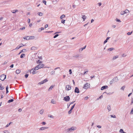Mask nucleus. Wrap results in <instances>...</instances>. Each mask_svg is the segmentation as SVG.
Returning a JSON list of instances; mask_svg holds the SVG:
<instances>
[{
    "label": "nucleus",
    "mask_w": 133,
    "mask_h": 133,
    "mask_svg": "<svg viewBox=\"0 0 133 133\" xmlns=\"http://www.w3.org/2000/svg\"><path fill=\"white\" fill-rule=\"evenodd\" d=\"M28 76V74H26L25 75V76L26 78H27Z\"/></svg>",
    "instance_id": "37998d69"
},
{
    "label": "nucleus",
    "mask_w": 133,
    "mask_h": 133,
    "mask_svg": "<svg viewBox=\"0 0 133 133\" xmlns=\"http://www.w3.org/2000/svg\"><path fill=\"white\" fill-rule=\"evenodd\" d=\"M118 57V56H115V57H114L113 58V60L115 59H116V58H117Z\"/></svg>",
    "instance_id": "473e14b6"
},
{
    "label": "nucleus",
    "mask_w": 133,
    "mask_h": 133,
    "mask_svg": "<svg viewBox=\"0 0 133 133\" xmlns=\"http://www.w3.org/2000/svg\"><path fill=\"white\" fill-rule=\"evenodd\" d=\"M86 16L84 15L82 16V18L83 19V21H85V19L86 18Z\"/></svg>",
    "instance_id": "4468645a"
},
{
    "label": "nucleus",
    "mask_w": 133,
    "mask_h": 133,
    "mask_svg": "<svg viewBox=\"0 0 133 133\" xmlns=\"http://www.w3.org/2000/svg\"><path fill=\"white\" fill-rule=\"evenodd\" d=\"M129 12V11L127 9L125 10L124 11H122L121 12V15H123L125 13H127Z\"/></svg>",
    "instance_id": "423d86ee"
},
{
    "label": "nucleus",
    "mask_w": 133,
    "mask_h": 133,
    "mask_svg": "<svg viewBox=\"0 0 133 133\" xmlns=\"http://www.w3.org/2000/svg\"><path fill=\"white\" fill-rule=\"evenodd\" d=\"M21 72V71L19 70H17L16 71V72L17 74H19Z\"/></svg>",
    "instance_id": "dca6fc26"
},
{
    "label": "nucleus",
    "mask_w": 133,
    "mask_h": 133,
    "mask_svg": "<svg viewBox=\"0 0 133 133\" xmlns=\"http://www.w3.org/2000/svg\"><path fill=\"white\" fill-rule=\"evenodd\" d=\"M6 76L4 74H2L0 76V79L2 81H3L6 78Z\"/></svg>",
    "instance_id": "20e7f679"
},
{
    "label": "nucleus",
    "mask_w": 133,
    "mask_h": 133,
    "mask_svg": "<svg viewBox=\"0 0 133 133\" xmlns=\"http://www.w3.org/2000/svg\"><path fill=\"white\" fill-rule=\"evenodd\" d=\"M10 125V123L6 125V127H8Z\"/></svg>",
    "instance_id": "e2e57ef3"
},
{
    "label": "nucleus",
    "mask_w": 133,
    "mask_h": 133,
    "mask_svg": "<svg viewBox=\"0 0 133 133\" xmlns=\"http://www.w3.org/2000/svg\"><path fill=\"white\" fill-rule=\"evenodd\" d=\"M42 123L43 125H45V124L46 123L45 122H43Z\"/></svg>",
    "instance_id": "bf43d9fd"
},
{
    "label": "nucleus",
    "mask_w": 133,
    "mask_h": 133,
    "mask_svg": "<svg viewBox=\"0 0 133 133\" xmlns=\"http://www.w3.org/2000/svg\"><path fill=\"white\" fill-rule=\"evenodd\" d=\"M124 55V54H122V57H124V56H127L126 55Z\"/></svg>",
    "instance_id": "4d7b16f0"
},
{
    "label": "nucleus",
    "mask_w": 133,
    "mask_h": 133,
    "mask_svg": "<svg viewBox=\"0 0 133 133\" xmlns=\"http://www.w3.org/2000/svg\"><path fill=\"white\" fill-rule=\"evenodd\" d=\"M28 22L29 23L30 22V19H29L28 20Z\"/></svg>",
    "instance_id": "603ef678"
},
{
    "label": "nucleus",
    "mask_w": 133,
    "mask_h": 133,
    "mask_svg": "<svg viewBox=\"0 0 133 133\" xmlns=\"http://www.w3.org/2000/svg\"><path fill=\"white\" fill-rule=\"evenodd\" d=\"M43 3H44L45 5H46V2L45 0H43Z\"/></svg>",
    "instance_id": "58836bf2"
},
{
    "label": "nucleus",
    "mask_w": 133,
    "mask_h": 133,
    "mask_svg": "<svg viewBox=\"0 0 133 133\" xmlns=\"http://www.w3.org/2000/svg\"><path fill=\"white\" fill-rule=\"evenodd\" d=\"M36 63H37L38 64L37 65L39 67V68L41 69L43 68L44 66V64L42 63V62L40 61L39 60L37 61H36Z\"/></svg>",
    "instance_id": "f257e3e1"
},
{
    "label": "nucleus",
    "mask_w": 133,
    "mask_h": 133,
    "mask_svg": "<svg viewBox=\"0 0 133 133\" xmlns=\"http://www.w3.org/2000/svg\"><path fill=\"white\" fill-rule=\"evenodd\" d=\"M69 74H71L72 73V72L71 69H70L69 70Z\"/></svg>",
    "instance_id": "a18cd8bd"
},
{
    "label": "nucleus",
    "mask_w": 133,
    "mask_h": 133,
    "mask_svg": "<svg viewBox=\"0 0 133 133\" xmlns=\"http://www.w3.org/2000/svg\"><path fill=\"white\" fill-rule=\"evenodd\" d=\"M18 11V10H13V11H12V13H15L17 11Z\"/></svg>",
    "instance_id": "f704fd0d"
},
{
    "label": "nucleus",
    "mask_w": 133,
    "mask_h": 133,
    "mask_svg": "<svg viewBox=\"0 0 133 133\" xmlns=\"http://www.w3.org/2000/svg\"><path fill=\"white\" fill-rule=\"evenodd\" d=\"M65 17V16L64 15H62L60 17V19H62L63 18H64Z\"/></svg>",
    "instance_id": "f3484780"
},
{
    "label": "nucleus",
    "mask_w": 133,
    "mask_h": 133,
    "mask_svg": "<svg viewBox=\"0 0 133 133\" xmlns=\"http://www.w3.org/2000/svg\"><path fill=\"white\" fill-rule=\"evenodd\" d=\"M75 128L74 127H72L68 129L67 130V131L69 132V131H70L72 130H74L75 129Z\"/></svg>",
    "instance_id": "1a4fd4ad"
},
{
    "label": "nucleus",
    "mask_w": 133,
    "mask_h": 133,
    "mask_svg": "<svg viewBox=\"0 0 133 133\" xmlns=\"http://www.w3.org/2000/svg\"><path fill=\"white\" fill-rule=\"evenodd\" d=\"M130 113L131 114H133V109H132V110H131Z\"/></svg>",
    "instance_id": "8fccbe9b"
},
{
    "label": "nucleus",
    "mask_w": 133,
    "mask_h": 133,
    "mask_svg": "<svg viewBox=\"0 0 133 133\" xmlns=\"http://www.w3.org/2000/svg\"><path fill=\"white\" fill-rule=\"evenodd\" d=\"M71 86L70 85H66L65 89L66 90H70L71 89Z\"/></svg>",
    "instance_id": "39448f33"
},
{
    "label": "nucleus",
    "mask_w": 133,
    "mask_h": 133,
    "mask_svg": "<svg viewBox=\"0 0 133 133\" xmlns=\"http://www.w3.org/2000/svg\"><path fill=\"white\" fill-rule=\"evenodd\" d=\"M25 29V28L24 27L23 28H20V30H23Z\"/></svg>",
    "instance_id": "79ce46f5"
},
{
    "label": "nucleus",
    "mask_w": 133,
    "mask_h": 133,
    "mask_svg": "<svg viewBox=\"0 0 133 133\" xmlns=\"http://www.w3.org/2000/svg\"><path fill=\"white\" fill-rule=\"evenodd\" d=\"M53 87L52 85H51V86L49 88V89L48 90L50 91V90H51L52 89V88Z\"/></svg>",
    "instance_id": "c85d7f7f"
},
{
    "label": "nucleus",
    "mask_w": 133,
    "mask_h": 133,
    "mask_svg": "<svg viewBox=\"0 0 133 133\" xmlns=\"http://www.w3.org/2000/svg\"><path fill=\"white\" fill-rule=\"evenodd\" d=\"M75 104H74V105L71 107L70 110L68 111V113L69 114H70L72 112V110L74 108Z\"/></svg>",
    "instance_id": "6e6552de"
},
{
    "label": "nucleus",
    "mask_w": 133,
    "mask_h": 133,
    "mask_svg": "<svg viewBox=\"0 0 133 133\" xmlns=\"http://www.w3.org/2000/svg\"><path fill=\"white\" fill-rule=\"evenodd\" d=\"M125 87V86H123L121 88V89L122 90H124Z\"/></svg>",
    "instance_id": "2f4dec72"
},
{
    "label": "nucleus",
    "mask_w": 133,
    "mask_h": 133,
    "mask_svg": "<svg viewBox=\"0 0 133 133\" xmlns=\"http://www.w3.org/2000/svg\"><path fill=\"white\" fill-rule=\"evenodd\" d=\"M13 66H14V64H12L10 66V67H11V68H12L13 67Z\"/></svg>",
    "instance_id": "6e6d98bb"
},
{
    "label": "nucleus",
    "mask_w": 133,
    "mask_h": 133,
    "mask_svg": "<svg viewBox=\"0 0 133 133\" xmlns=\"http://www.w3.org/2000/svg\"><path fill=\"white\" fill-rule=\"evenodd\" d=\"M25 56V54H22L20 56V57L21 58H23V57Z\"/></svg>",
    "instance_id": "4be33fe9"
},
{
    "label": "nucleus",
    "mask_w": 133,
    "mask_h": 133,
    "mask_svg": "<svg viewBox=\"0 0 133 133\" xmlns=\"http://www.w3.org/2000/svg\"><path fill=\"white\" fill-rule=\"evenodd\" d=\"M7 63V62H5L4 63H3V64H6Z\"/></svg>",
    "instance_id": "69168bd1"
},
{
    "label": "nucleus",
    "mask_w": 133,
    "mask_h": 133,
    "mask_svg": "<svg viewBox=\"0 0 133 133\" xmlns=\"http://www.w3.org/2000/svg\"><path fill=\"white\" fill-rule=\"evenodd\" d=\"M51 102L53 104H55L56 102L54 99H52L51 101Z\"/></svg>",
    "instance_id": "6ab92c4d"
},
{
    "label": "nucleus",
    "mask_w": 133,
    "mask_h": 133,
    "mask_svg": "<svg viewBox=\"0 0 133 133\" xmlns=\"http://www.w3.org/2000/svg\"><path fill=\"white\" fill-rule=\"evenodd\" d=\"M37 49V48L36 47L33 46L31 48V49L32 50H36Z\"/></svg>",
    "instance_id": "f8f14e48"
},
{
    "label": "nucleus",
    "mask_w": 133,
    "mask_h": 133,
    "mask_svg": "<svg viewBox=\"0 0 133 133\" xmlns=\"http://www.w3.org/2000/svg\"><path fill=\"white\" fill-rule=\"evenodd\" d=\"M35 37L34 36L29 37V40L32 39H34Z\"/></svg>",
    "instance_id": "5701e85b"
},
{
    "label": "nucleus",
    "mask_w": 133,
    "mask_h": 133,
    "mask_svg": "<svg viewBox=\"0 0 133 133\" xmlns=\"http://www.w3.org/2000/svg\"><path fill=\"white\" fill-rule=\"evenodd\" d=\"M70 99V98L68 96H66L64 97L63 100L66 101H69Z\"/></svg>",
    "instance_id": "0eeeda50"
},
{
    "label": "nucleus",
    "mask_w": 133,
    "mask_h": 133,
    "mask_svg": "<svg viewBox=\"0 0 133 133\" xmlns=\"http://www.w3.org/2000/svg\"><path fill=\"white\" fill-rule=\"evenodd\" d=\"M119 132H121V133H126V132H124L123 131V130L122 129H121L120 130Z\"/></svg>",
    "instance_id": "a211bd4d"
},
{
    "label": "nucleus",
    "mask_w": 133,
    "mask_h": 133,
    "mask_svg": "<svg viewBox=\"0 0 133 133\" xmlns=\"http://www.w3.org/2000/svg\"><path fill=\"white\" fill-rule=\"evenodd\" d=\"M4 88L2 86L1 84H0V90H2L4 89Z\"/></svg>",
    "instance_id": "393cba45"
},
{
    "label": "nucleus",
    "mask_w": 133,
    "mask_h": 133,
    "mask_svg": "<svg viewBox=\"0 0 133 133\" xmlns=\"http://www.w3.org/2000/svg\"><path fill=\"white\" fill-rule=\"evenodd\" d=\"M97 126L98 128H101V126L99 125H97Z\"/></svg>",
    "instance_id": "de8ad7c7"
},
{
    "label": "nucleus",
    "mask_w": 133,
    "mask_h": 133,
    "mask_svg": "<svg viewBox=\"0 0 133 133\" xmlns=\"http://www.w3.org/2000/svg\"><path fill=\"white\" fill-rule=\"evenodd\" d=\"M43 81H44V83L47 82L48 81V80L47 79H44Z\"/></svg>",
    "instance_id": "a19ab883"
},
{
    "label": "nucleus",
    "mask_w": 133,
    "mask_h": 133,
    "mask_svg": "<svg viewBox=\"0 0 133 133\" xmlns=\"http://www.w3.org/2000/svg\"><path fill=\"white\" fill-rule=\"evenodd\" d=\"M108 41L106 39L104 42V44H105V43H106Z\"/></svg>",
    "instance_id": "3c124183"
},
{
    "label": "nucleus",
    "mask_w": 133,
    "mask_h": 133,
    "mask_svg": "<svg viewBox=\"0 0 133 133\" xmlns=\"http://www.w3.org/2000/svg\"><path fill=\"white\" fill-rule=\"evenodd\" d=\"M86 46L85 45L84 47L83 48H81V51H82L85 48H86Z\"/></svg>",
    "instance_id": "ea45409f"
},
{
    "label": "nucleus",
    "mask_w": 133,
    "mask_h": 133,
    "mask_svg": "<svg viewBox=\"0 0 133 133\" xmlns=\"http://www.w3.org/2000/svg\"><path fill=\"white\" fill-rule=\"evenodd\" d=\"M20 46H21V47L22 46H24V45L23 44L21 43L20 44Z\"/></svg>",
    "instance_id": "49530a36"
},
{
    "label": "nucleus",
    "mask_w": 133,
    "mask_h": 133,
    "mask_svg": "<svg viewBox=\"0 0 133 133\" xmlns=\"http://www.w3.org/2000/svg\"><path fill=\"white\" fill-rule=\"evenodd\" d=\"M110 116H111V117H113L114 118H116V116L115 115H110Z\"/></svg>",
    "instance_id": "7c9ffc66"
},
{
    "label": "nucleus",
    "mask_w": 133,
    "mask_h": 133,
    "mask_svg": "<svg viewBox=\"0 0 133 133\" xmlns=\"http://www.w3.org/2000/svg\"><path fill=\"white\" fill-rule=\"evenodd\" d=\"M36 70H38L39 69H40L39 68V67L38 66V65H37L36 67L34 68Z\"/></svg>",
    "instance_id": "aec40b11"
},
{
    "label": "nucleus",
    "mask_w": 133,
    "mask_h": 133,
    "mask_svg": "<svg viewBox=\"0 0 133 133\" xmlns=\"http://www.w3.org/2000/svg\"><path fill=\"white\" fill-rule=\"evenodd\" d=\"M65 20L64 19H62L61 20V23L63 24H64L65 22Z\"/></svg>",
    "instance_id": "72a5a7b5"
},
{
    "label": "nucleus",
    "mask_w": 133,
    "mask_h": 133,
    "mask_svg": "<svg viewBox=\"0 0 133 133\" xmlns=\"http://www.w3.org/2000/svg\"><path fill=\"white\" fill-rule=\"evenodd\" d=\"M132 93H130L128 95V96L129 97L132 94Z\"/></svg>",
    "instance_id": "13d9d810"
},
{
    "label": "nucleus",
    "mask_w": 133,
    "mask_h": 133,
    "mask_svg": "<svg viewBox=\"0 0 133 133\" xmlns=\"http://www.w3.org/2000/svg\"><path fill=\"white\" fill-rule=\"evenodd\" d=\"M94 21V20L93 19H91V22L92 23Z\"/></svg>",
    "instance_id": "774afa93"
},
{
    "label": "nucleus",
    "mask_w": 133,
    "mask_h": 133,
    "mask_svg": "<svg viewBox=\"0 0 133 133\" xmlns=\"http://www.w3.org/2000/svg\"><path fill=\"white\" fill-rule=\"evenodd\" d=\"M14 101V100L13 99H10L8 101V103H10L11 102H12Z\"/></svg>",
    "instance_id": "b1692460"
},
{
    "label": "nucleus",
    "mask_w": 133,
    "mask_h": 133,
    "mask_svg": "<svg viewBox=\"0 0 133 133\" xmlns=\"http://www.w3.org/2000/svg\"><path fill=\"white\" fill-rule=\"evenodd\" d=\"M18 111L19 112H21L22 111V110L21 109H18Z\"/></svg>",
    "instance_id": "5fc2aeb1"
},
{
    "label": "nucleus",
    "mask_w": 133,
    "mask_h": 133,
    "mask_svg": "<svg viewBox=\"0 0 133 133\" xmlns=\"http://www.w3.org/2000/svg\"><path fill=\"white\" fill-rule=\"evenodd\" d=\"M32 25V23H31L29 25V26L30 27H31Z\"/></svg>",
    "instance_id": "864d4df0"
},
{
    "label": "nucleus",
    "mask_w": 133,
    "mask_h": 133,
    "mask_svg": "<svg viewBox=\"0 0 133 133\" xmlns=\"http://www.w3.org/2000/svg\"><path fill=\"white\" fill-rule=\"evenodd\" d=\"M8 86H6V93H7L8 92Z\"/></svg>",
    "instance_id": "c756f323"
},
{
    "label": "nucleus",
    "mask_w": 133,
    "mask_h": 133,
    "mask_svg": "<svg viewBox=\"0 0 133 133\" xmlns=\"http://www.w3.org/2000/svg\"><path fill=\"white\" fill-rule=\"evenodd\" d=\"M41 30H43L44 29V28H41Z\"/></svg>",
    "instance_id": "0e129e2a"
},
{
    "label": "nucleus",
    "mask_w": 133,
    "mask_h": 133,
    "mask_svg": "<svg viewBox=\"0 0 133 133\" xmlns=\"http://www.w3.org/2000/svg\"><path fill=\"white\" fill-rule=\"evenodd\" d=\"M48 25L46 24L45 26V28H47L48 27Z\"/></svg>",
    "instance_id": "052dcab7"
},
{
    "label": "nucleus",
    "mask_w": 133,
    "mask_h": 133,
    "mask_svg": "<svg viewBox=\"0 0 133 133\" xmlns=\"http://www.w3.org/2000/svg\"><path fill=\"white\" fill-rule=\"evenodd\" d=\"M132 33V32L131 31L130 32H128L127 33V34L128 35H130Z\"/></svg>",
    "instance_id": "4c0bfd02"
},
{
    "label": "nucleus",
    "mask_w": 133,
    "mask_h": 133,
    "mask_svg": "<svg viewBox=\"0 0 133 133\" xmlns=\"http://www.w3.org/2000/svg\"><path fill=\"white\" fill-rule=\"evenodd\" d=\"M47 128H46V127H42L40 129V130H45Z\"/></svg>",
    "instance_id": "2eb2a0df"
},
{
    "label": "nucleus",
    "mask_w": 133,
    "mask_h": 133,
    "mask_svg": "<svg viewBox=\"0 0 133 133\" xmlns=\"http://www.w3.org/2000/svg\"><path fill=\"white\" fill-rule=\"evenodd\" d=\"M21 47V46H17L16 48V49H19Z\"/></svg>",
    "instance_id": "c03bdc74"
},
{
    "label": "nucleus",
    "mask_w": 133,
    "mask_h": 133,
    "mask_svg": "<svg viewBox=\"0 0 133 133\" xmlns=\"http://www.w3.org/2000/svg\"><path fill=\"white\" fill-rule=\"evenodd\" d=\"M75 93H79V89L77 87H76L75 90Z\"/></svg>",
    "instance_id": "9d476101"
},
{
    "label": "nucleus",
    "mask_w": 133,
    "mask_h": 133,
    "mask_svg": "<svg viewBox=\"0 0 133 133\" xmlns=\"http://www.w3.org/2000/svg\"><path fill=\"white\" fill-rule=\"evenodd\" d=\"M90 87V84L88 83H86L84 85L83 88L84 89H87L89 88Z\"/></svg>",
    "instance_id": "7ed1b4c3"
},
{
    "label": "nucleus",
    "mask_w": 133,
    "mask_h": 133,
    "mask_svg": "<svg viewBox=\"0 0 133 133\" xmlns=\"http://www.w3.org/2000/svg\"><path fill=\"white\" fill-rule=\"evenodd\" d=\"M108 87L107 86L105 85L102 87L101 89V90H103L104 89L107 88Z\"/></svg>",
    "instance_id": "9b49d317"
},
{
    "label": "nucleus",
    "mask_w": 133,
    "mask_h": 133,
    "mask_svg": "<svg viewBox=\"0 0 133 133\" xmlns=\"http://www.w3.org/2000/svg\"><path fill=\"white\" fill-rule=\"evenodd\" d=\"M98 4L100 6L101 5V4L100 3H98Z\"/></svg>",
    "instance_id": "680f3d73"
},
{
    "label": "nucleus",
    "mask_w": 133,
    "mask_h": 133,
    "mask_svg": "<svg viewBox=\"0 0 133 133\" xmlns=\"http://www.w3.org/2000/svg\"><path fill=\"white\" fill-rule=\"evenodd\" d=\"M116 21L117 22H121L120 20L119 19H116Z\"/></svg>",
    "instance_id": "09e8293b"
},
{
    "label": "nucleus",
    "mask_w": 133,
    "mask_h": 133,
    "mask_svg": "<svg viewBox=\"0 0 133 133\" xmlns=\"http://www.w3.org/2000/svg\"><path fill=\"white\" fill-rule=\"evenodd\" d=\"M30 73H32L33 74H34L37 73L36 70L34 68L32 69L30 71Z\"/></svg>",
    "instance_id": "f03ea898"
},
{
    "label": "nucleus",
    "mask_w": 133,
    "mask_h": 133,
    "mask_svg": "<svg viewBox=\"0 0 133 133\" xmlns=\"http://www.w3.org/2000/svg\"><path fill=\"white\" fill-rule=\"evenodd\" d=\"M3 18L2 17H1L0 18V20H2L3 19Z\"/></svg>",
    "instance_id": "338daca9"
},
{
    "label": "nucleus",
    "mask_w": 133,
    "mask_h": 133,
    "mask_svg": "<svg viewBox=\"0 0 133 133\" xmlns=\"http://www.w3.org/2000/svg\"><path fill=\"white\" fill-rule=\"evenodd\" d=\"M59 35L58 34H56V35L55 36H54V38H56V37H57V36H58Z\"/></svg>",
    "instance_id": "e433bc0d"
},
{
    "label": "nucleus",
    "mask_w": 133,
    "mask_h": 133,
    "mask_svg": "<svg viewBox=\"0 0 133 133\" xmlns=\"http://www.w3.org/2000/svg\"><path fill=\"white\" fill-rule=\"evenodd\" d=\"M107 108L108 110L109 111L110 110L111 108L110 106H108L107 107Z\"/></svg>",
    "instance_id": "bb28decb"
},
{
    "label": "nucleus",
    "mask_w": 133,
    "mask_h": 133,
    "mask_svg": "<svg viewBox=\"0 0 133 133\" xmlns=\"http://www.w3.org/2000/svg\"><path fill=\"white\" fill-rule=\"evenodd\" d=\"M44 83V81H41V82L39 83L38 84H39L40 85H41V84H42Z\"/></svg>",
    "instance_id": "a878e982"
},
{
    "label": "nucleus",
    "mask_w": 133,
    "mask_h": 133,
    "mask_svg": "<svg viewBox=\"0 0 133 133\" xmlns=\"http://www.w3.org/2000/svg\"><path fill=\"white\" fill-rule=\"evenodd\" d=\"M114 49L113 48H111L108 49V50L109 51H111Z\"/></svg>",
    "instance_id": "c9c22d12"
},
{
    "label": "nucleus",
    "mask_w": 133,
    "mask_h": 133,
    "mask_svg": "<svg viewBox=\"0 0 133 133\" xmlns=\"http://www.w3.org/2000/svg\"><path fill=\"white\" fill-rule=\"evenodd\" d=\"M44 111V110L43 109L41 110V111H40V113L41 114H43Z\"/></svg>",
    "instance_id": "412c9836"
},
{
    "label": "nucleus",
    "mask_w": 133,
    "mask_h": 133,
    "mask_svg": "<svg viewBox=\"0 0 133 133\" xmlns=\"http://www.w3.org/2000/svg\"><path fill=\"white\" fill-rule=\"evenodd\" d=\"M43 13L41 12L38 13V15L39 16H42L43 15Z\"/></svg>",
    "instance_id": "cd10ccee"
},
{
    "label": "nucleus",
    "mask_w": 133,
    "mask_h": 133,
    "mask_svg": "<svg viewBox=\"0 0 133 133\" xmlns=\"http://www.w3.org/2000/svg\"><path fill=\"white\" fill-rule=\"evenodd\" d=\"M23 38L24 39H25L26 40H29V37L28 36H27L26 37H23Z\"/></svg>",
    "instance_id": "ddd939ff"
}]
</instances>
